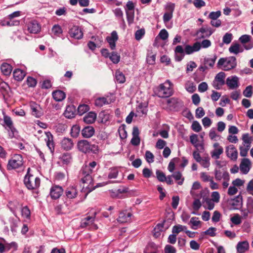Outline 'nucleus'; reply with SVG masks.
<instances>
[{
  "instance_id": "obj_1",
  "label": "nucleus",
  "mask_w": 253,
  "mask_h": 253,
  "mask_svg": "<svg viewBox=\"0 0 253 253\" xmlns=\"http://www.w3.org/2000/svg\"><path fill=\"white\" fill-rule=\"evenodd\" d=\"M172 84L169 80H167L164 84H161L155 89L154 93L159 97H168L172 94Z\"/></svg>"
},
{
  "instance_id": "obj_2",
  "label": "nucleus",
  "mask_w": 253,
  "mask_h": 253,
  "mask_svg": "<svg viewBox=\"0 0 253 253\" xmlns=\"http://www.w3.org/2000/svg\"><path fill=\"white\" fill-rule=\"evenodd\" d=\"M30 168H29L24 177V183L28 189L36 190L40 186L41 180L38 177L30 173Z\"/></svg>"
},
{
  "instance_id": "obj_3",
  "label": "nucleus",
  "mask_w": 253,
  "mask_h": 253,
  "mask_svg": "<svg viewBox=\"0 0 253 253\" xmlns=\"http://www.w3.org/2000/svg\"><path fill=\"white\" fill-rule=\"evenodd\" d=\"M217 66L224 71H230L236 67V59L234 56L220 58L217 62Z\"/></svg>"
},
{
  "instance_id": "obj_4",
  "label": "nucleus",
  "mask_w": 253,
  "mask_h": 253,
  "mask_svg": "<svg viewBox=\"0 0 253 253\" xmlns=\"http://www.w3.org/2000/svg\"><path fill=\"white\" fill-rule=\"evenodd\" d=\"M7 168L8 170L22 169L23 168V162L22 156L18 154L14 155L9 160Z\"/></svg>"
},
{
  "instance_id": "obj_5",
  "label": "nucleus",
  "mask_w": 253,
  "mask_h": 253,
  "mask_svg": "<svg viewBox=\"0 0 253 253\" xmlns=\"http://www.w3.org/2000/svg\"><path fill=\"white\" fill-rule=\"evenodd\" d=\"M214 173L215 180L218 181L223 180V187L224 189L227 188L229 185V181L230 180L229 173L226 170L217 169H215Z\"/></svg>"
},
{
  "instance_id": "obj_6",
  "label": "nucleus",
  "mask_w": 253,
  "mask_h": 253,
  "mask_svg": "<svg viewBox=\"0 0 253 253\" xmlns=\"http://www.w3.org/2000/svg\"><path fill=\"white\" fill-rule=\"evenodd\" d=\"M175 8L174 3L171 2H168L165 5V9L166 11L163 15V21L166 25L168 23L170 19L173 17V12ZM168 28H171V26H166Z\"/></svg>"
},
{
  "instance_id": "obj_7",
  "label": "nucleus",
  "mask_w": 253,
  "mask_h": 253,
  "mask_svg": "<svg viewBox=\"0 0 253 253\" xmlns=\"http://www.w3.org/2000/svg\"><path fill=\"white\" fill-rule=\"evenodd\" d=\"M3 115L4 123L7 127V129L8 132L9 138H12L15 137V134L17 133V130L13 126V122L11 118L6 115L3 112Z\"/></svg>"
},
{
  "instance_id": "obj_8",
  "label": "nucleus",
  "mask_w": 253,
  "mask_h": 253,
  "mask_svg": "<svg viewBox=\"0 0 253 253\" xmlns=\"http://www.w3.org/2000/svg\"><path fill=\"white\" fill-rule=\"evenodd\" d=\"M96 212L93 213L92 216H87L83 219L81 222V227L82 228L88 227L91 229H97L98 227L96 224L94 223Z\"/></svg>"
},
{
  "instance_id": "obj_9",
  "label": "nucleus",
  "mask_w": 253,
  "mask_h": 253,
  "mask_svg": "<svg viewBox=\"0 0 253 253\" xmlns=\"http://www.w3.org/2000/svg\"><path fill=\"white\" fill-rule=\"evenodd\" d=\"M225 77L226 74L223 72H220L216 74L212 83L213 87L216 89H220L226 83L225 82Z\"/></svg>"
},
{
  "instance_id": "obj_10",
  "label": "nucleus",
  "mask_w": 253,
  "mask_h": 253,
  "mask_svg": "<svg viewBox=\"0 0 253 253\" xmlns=\"http://www.w3.org/2000/svg\"><path fill=\"white\" fill-rule=\"evenodd\" d=\"M213 31L208 26L202 27L197 31L196 36L199 39L208 38L211 35Z\"/></svg>"
},
{
  "instance_id": "obj_11",
  "label": "nucleus",
  "mask_w": 253,
  "mask_h": 253,
  "mask_svg": "<svg viewBox=\"0 0 253 253\" xmlns=\"http://www.w3.org/2000/svg\"><path fill=\"white\" fill-rule=\"evenodd\" d=\"M226 84L230 89H235L239 86V78L236 76H232L228 77L226 80Z\"/></svg>"
},
{
  "instance_id": "obj_12",
  "label": "nucleus",
  "mask_w": 253,
  "mask_h": 253,
  "mask_svg": "<svg viewBox=\"0 0 253 253\" xmlns=\"http://www.w3.org/2000/svg\"><path fill=\"white\" fill-rule=\"evenodd\" d=\"M252 167L251 162L248 158H243L242 159L239 166L240 170L244 174H247Z\"/></svg>"
},
{
  "instance_id": "obj_13",
  "label": "nucleus",
  "mask_w": 253,
  "mask_h": 253,
  "mask_svg": "<svg viewBox=\"0 0 253 253\" xmlns=\"http://www.w3.org/2000/svg\"><path fill=\"white\" fill-rule=\"evenodd\" d=\"M227 156L231 160L235 161L238 158V151L233 145H229L226 147Z\"/></svg>"
},
{
  "instance_id": "obj_14",
  "label": "nucleus",
  "mask_w": 253,
  "mask_h": 253,
  "mask_svg": "<svg viewBox=\"0 0 253 253\" xmlns=\"http://www.w3.org/2000/svg\"><path fill=\"white\" fill-rule=\"evenodd\" d=\"M65 194L67 199L72 200L78 195V191L75 186H70L66 189Z\"/></svg>"
},
{
  "instance_id": "obj_15",
  "label": "nucleus",
  "mask_w": 253,
  "mask_h": 253,
  "mask_svg": "<svg viewBox=\"0 0 253 253\" xmlns=\"http://www.w3.org/2000/svg\"><path fill=\"white\" fill-rule=\"evenodd\" d=\"M70 36L76 39H81L83 37V33L80 28L77 26H73L69 31Z\"/></svg>"
},
{
  "instance_id": "obj_16",
  "label": "nucleus",
  "mask_w": 253,
  "mask_h": 253,
  "mask_svg": "<svg viewBox=\"0 0 253 253\" xmlns=\"http://www.w3.org/2000/svg\"><path fill=\"white\" fill-rule=\"evenodd\" d=\"M63 189L61 186L53 185L50 189V194L52 199H57L63 194Z\"/></svg>"
},
{
  "instance_id": "obj_17",
  "label": "nucleus",
  "mask_w": 253,
  "mask_h": 253,
  "mask_svg": "<svg viewBox=\"0 0 253 253\" xmlns=\"http://www.w3.org/2000/svg\"><path fill=\"white\" fill-rule=\"evenodd\" d=\"M114 101V99L109 96L100 97L96 98L94 101L95 105L101 107L104 105L109 104Z\"/></svg>"
},
{
  "instance_id": "obj_18",
  "label": "nucleus",
  "mask_w": 253,
  "mask_h": 253,
  "mask_svg": "<svg viewBox=\"0 0 253 253\" xmlns=\"http://www.w3.org/2000/svg\"><path fill=\"white\" fill-rule=\"evenodd\" d=\"M30 107L32 115L36 118H40L42 115L41 108L39 105L34 102L30 103Z\"/></svg>"
},
{
  "instance_id": "obj_19",
  "label": "nucleus",
  "mask_w": 253,
  "mask_h": 253,
  "mask_svg": "<svg viewBox=\"0 0 253 253\" xmlns=\"http://www.w3.org/2000/svg\"><path fill=\"white\" fill-rule=\"evenodd\" d=\"M44 134L45 135L44 140L46 142V145L50 150V152L53 153L54 150L53 135L49 131L44 132Z\"/></svg>"
},
{
  "instance_id": "obj_20",
  "label": "nucleus",
  "mask_w": 253,
  "mask_h": 253,
  "mask_svg": "<svg viewBox=\"0 0 253 253\" xmlns=\"http://www.w3.org/2000/svg\"><path fill=\"white\" fill-rule=\"evenodd\" d=\"M132 135V138L130 141L131 144L134 146L139 145L140 143V138L139 136V130L137 127H133Z\"/></svg>"
},
{
  "instance_id": "obj_21",
  "label": "nucleus",
  "mask_w": 253,
  "mask_h": 253,
  "mask_svg": "<svg viewBox=\"0 0 253 253\" xmlns=\"http://www.w3.org/2000/svg\"><path fill=\"white\" fill-rule=\"evenodd\" d=\"M132 214L126 210L123 211L119 214L118 220L121 223H125L130 221Z\"/></svg>"
},
{
  "instance_id": "obj_22",
  "label": "nucleus",
  "mask_w": 253,
  "mask_h": 253,
  "mask_svg": "<svg viewBox=\"0 0 253 253\" xmlns=\"http://www.w3.org/2000/svg\"><path fill=\"white\" fill-rule=\"evenodd\" d=\"M214 150L211 152V156L212 158L218 159L220 157V155L223 152L222 147L219 145L218 143H215L213 144Z\"/></svg>"
},
{
  "instance_id": "obj_23",
  "label": "nucleus",
  "mask_w": 253,
  "mask_h": 253,
  "mask_svg": "<svg viewBox=\"0 0 253 253\" xmlns=\"http://www.w3.org/2000/svg\"><path fill=\"white\" fill-rule=\"evenodd\" d=\"M78 147L80 151L84 153H87L90 151V145L89 142L86 140L80 141L78 143Z\"/></svg>"
},
{
  "instance_id": "obj_24",
  "label": "nucleus",
  "mask_w": 253,
  "mask_h": 253,
  "mask_svg": "<svg viewBox=\"0 0 253 253\" xmlns=\"http://www.w3.org/2000/svg\"><path fill=\"white\" fill-rule=\"evenodd\" d=\"M28 30L31 33L37 34L40 31L41 27L37 21L32 20L27 25Z\"/></svg>"
},
{
  "instance_id": "obj_25",
  "label": "nucleus",
  "mask_w": 253,
  "mask_h": 253,
  "mask_svg": "<svg viewBox=\"0 0 253 253\" xmlns=\"http://www.w3.org/2000/svg\"><path fill=\"white\" fill-rule=\"evenodd\" d=\"M118 37L117 33L114 31L111 33V36L107 37L106 40L109 43L111 49H114L116 47V42L118 40Z\"/></svg>"
},
{
  "instance_id": "obj_26",
  "label": "nucleus",
  "mask_w": 253,
  "mask_h": 253,
  "mask_svg": "<svg viewBox=\"0 0 253 253\" xmlns=\"http://www.w3.org/2000/svg\"><path fill=\"white\" fill-rule=\"evenodd\" d=\"M190 142L197 148L198 150L202 151L204 149L203 143H198V135L196 134H193L190 136Z\"/></svg>"
},
{
  "instance_id": "obj_27",
  "label": "nucleus",
  "mask_w": 253,
  "mask_h": 253,
  "mask_svg": "<svg viewBox=\"0 0 253 253\" xmlns=\"http://www.w3.org/2000/svg\"><path fill=\"white\" fill-rule=\"evenodd\" d=\"M249 249V243L247 241L239 242L236 246V250L239 253H244Z\"/></svg>"
},
{
  "instance_id": "obj_28",
  "label": "nucleus",
  "mask_w": 253,
  "mask_h": 253,
  "mask_svg": "<svg viewBox=\"0 0 253 253\" xmlns=\"http://www.w3.org/2000/svg\"><path fill=\"white\" fill-rule=\"evenodd\" d=\"M242 139L243 141L242 145L241 146L250 148L251 146L252 142V137L250 136L249 133H244L242 135Z\"/></svg>"
},
{
  "instance_id": "obj_29",
  "label": "nucleus",
  "mask_w": 253,
  "mask_h": 253,
  "mask_svg": "<svg viewBox=\"0 0 253 253\" xmlns=\"http://www.w3.org/2000/svg\"><path fill=\"white\" fill-rule=\"evenodd\" d=\"M82 134L84 137L89 138L94 134V129L91 126H87L83 129Z\"/></svg>"
},
{
  "instance_id": "obj_30",
  "label": "nucleus",
  "mask_w": 253,
  "mask_h": 253,
  "mask_svg": "<svg viewBox=\"0 0 253 253\" xmlns=\"http://www.w3.org/2000/svg\"><path fill=\"white\" fill-rule=\"evenodd\" d=\"M61 145L62 148L66 150H69L73 147V142L71 139L64 138L61 142Z\"/></svg>"
},
{
  "instance_id": "obj_31",
  "label": "nucleus",
  "mask_w": 253,
  "mask_h": 253,
  "mask_svg": "<svg viewBox=\"0 0 253 253\" xmlns=\"http://www.w3.org/2000/svg\"><path fill=\"white\" fill-rule=\"evenodd\" d=\"M229 51L231 53L237 54L243 52V47L239 43L232 44L229 48Z\"/></svg>"
},
{
  "instance_id": "obj_32",
  "label": "nucleus",
  "mask_w": 253,
  "mask_h": 253,
  "mask_svg": "<svg viewBox=\"0 0 253 253\" xmlns=\"http://www.w3.org/2000/svg\"><path fill=\"white\" fill-rule=\"evenodd\" d=\"M52 96L54 99L56 101H61L66 97L65 93L60 90L54 91L52 92Z\"/></svg>"
},
{
  "instance_id": "obj_33",
  "label": "nucleus",
  "mask_w": 253,
  "mask_h": 253,
  "mask_svg": "<svg viewBox=\"0 0 253 253\" xmlns=\"http://www.w3.org/2000/svg\"><path fill=\"white\" fill-rule=\"evenodd\" d=\"M76 109L73 106H68L64 112V116L68 119H72L75 117Z\"/></svg>"
},
{
  "instance_id": "obj_34",
  "label": "nucleus",
  "mask_w": 253,
  "mask_h": 253,
  "mask_svg": "<svg viewBox=\"0 0 253 253\" xmlns=\"http://www.w3.org/2000/svg\"><path fill=\"white\" fill-rule=\"evenodd\" d=\"M199 50H200V47L198 43L195 42L193 46L187 45L185 47V52L187 54H190Z\"/></svg>"
},
{
  "instance_id": "obj_35",
  "label": "nucleus",
  "mask_w": 253,
  "mask_h": 253,
  "mask_svg": "<svg viewBox=\"0 0 253 253\" xmlns=\"http://www.w3.org/2000/svg\"><path fill=\"white\" fill-rule=\"evenodd\" d=\"M81 173L82 174L83 177H82V181L83 183H86L88 184H91L92 182V177L90 174L92 173L90 172H84L82 171L81 170Z\"/></svg>"
},
{
  "instance_id": "obj_36",
  "label": "nucleus",
  "mask_w": 253,
  "mask_h": 253,
  "mask_svg": "<svg viewBox=\"0 0 253 253\" xmlns=\"http://www.w3.org/2000/svg\"><path fill=\"white\" fill-rule=\"evenodd\" d=\"M96 119V114L90 112L84 118V121L86 124H92L94 123Z\"/></svg>"
},
{
  "instance_id": "obj_37",
  "label": "nucleus",
  "mask_w": 253,
  "mask_h": 253,
  "mask_svg": "<svg viewBox=\"0 0 253 253\" xmlns=\"http://www.w3.org/2000/svg\"><path fill=\"white\" fill-rule=\"evenodd\" d=\"M97 165L96 162L93 161L89 163V164L85 165L82 168V171L84 172H90L92 173L94 171V169Z\"/></svg>"
},
{
  "instance_id": "obj_38",
  "label": "nucleus",
  "mask_w": 253,
  "mask_h": 253,
  "mask_svg": "<svg viewBox=\"0 0 253 253\" xmlns=\"http://www.w3.org/2000/svg\"><path fill=\"white\" fill-rule=\"evenodd\" d=\"M13 75L15 80L19 81L23 79L25 76V73L21 69H16L13 71Z\"/></svg>"
},
{
  "instance_id": "obj_39",
  "label": "nucleus",
  "mask_w": 253,
  "mask_h": 253,
  "mask_svg": "<svg viewBox=\"0 0 253 253\" xmlns=\"http://www.w3.org/2000/svg\"><path fill=\"white\" fill-rule=\"evenodd\" d=\"M191 224V228L194 230H196L198 227L201 226V221L199 220V218L197 217H192L188 223Z\"/></svg>"
},
{
  "instance_id": "obj_40",
  "label": "nucleus",
  "mask_w": 253,
  "mask_h": 253,
  "mask_svg": "<svg viewBox=\"0 0 253 253\" xmlns=\"http://www.w3.org/2000/svg\"><path fill=\"white\" fill-rule=\"evenodd\" d=\"M0 68L1 72L5 76L9 75L12 70L11 66L7 63H3Z\"/></svg>"
},
{
  "instance_id": "obj_41",
  "label": "nucleus",
  "mask_w": 253,
  "mask_h": 253,
  "mask_svg": "<svg viewBox=\"0 0 253 253\" xmlns=\"http://www.w3.org/2000/svg\"><path fill=\"white\" fill-rule=\"evenodd\" d=\"M172 177L176 181H178V185H181L184 180V178L182 177V173L180 171H175L172 174Z\"/></svg>"
},
{
  "instance_id": "obj_42",
  "label": "nucleus",
  "mask_w": 253,
  "mask_h": 253,
  "mask_svg": "<svg viewBox=\"0 0 253 253\" xmlns=\"http://www.w3.org/2000/svg\"><path fill=\"white\" fill-rule=\"evenodd\" d=\"M62 33V29L61 26L58 24L54 25L51 29V35L56 37H59Z\"/></svg>"
},
{
  "instance_id": "obj_43",
  "label": "nucleus",
  "mask_w": 253,
  "mask_h": 253,
  "mask_svg": "<svg viewBox=\"0 0 253 253\" xmlns=\"http://www.w3.org/2000/svg\"><path fill=\"white\" fill-rule=\"evenodd\" d=\"M186 229V226L180 224H177L173 226L172 228V233L177 235L180 232L185 231Z\"/></svg>"
},
{
  "instance_id": "obj_44",
  "label": "nucleus",
  "mask_w": 253,
  "mask_h": 253,
  "mask_svg": "<svg viewBox=\"0 0 253 253\" xmlns=\"http://www.w3.org/2000/svg\"><path fill=\"white\" fill-rule=\"evenodd\" d=\"M217 56L214 55L212 58H205L204 59V64L208 68H211L214 65Z\"/></svg>"
},
{
  "instance_id": "obj_45",
  "label": "nucleus",
  "mask_w": 253,
  "mask_h": 253,
  "mask_svg": "<svg viewBox=\"0 0 253 253\" xmlns=\"http://www.w3.org/2000/svg\"><path fill=\"white\" fill-rule=\"evenodd\" d=\"M126 13L128 24V25H130L134 22V11H128L126 10Z\"/></svg>"
},
{
  "instance_id": "obj_46",
  "label": "nucleus",
  "mask_w": 253,
  "mask_h": 253,
  "mask_svg": "<svg viewBox=\"0 0 253 253\" xmlns=\"http://www.w3.org/2000/svg\"><path fill=\"white\" fill-rule=\"evenodd\" d=\"M185 88L186 90L190 93L194 92L196 88L194 83L191 81H188L186 82L185 84Z\"/></svg>"
},
{
  "instance_id": "obj_47",
  "label": "nucleus",
  "mask_w": 253,
  "mask_h": 253,
  "mask_svg": "<svg viewBox=\"0 0 253 253\" xmlns=\"http://www.w3.org/2000/svg\"><path fill=\"white\" fill-rule=\"evenodd\" d=\"M0 24L2 26H12L19 25V22L18 21H12L11 20L7 21L4 19L0 21Z\"/></svg>"
},
{
  "instance_id": "obj_48",
  "label": "nucleus",
  "mask_w": 253,
  "mask_h": 253,
  "mask_svg": "<svg viewBox=\"0 0 253 253\" xmlns=\"http://www.w3.org/2000/svg\"><path fill=\"white\" fill-rule=\"evenodd\" d=\"M115 77L117 82L118 83H124L126 81V78L124 75L121 71L117 70L115 73Z\"/></svg>"
},
{
  "instance_id": "obj_49",
  "label": "nucleus",
  "mask_w": 253,
  "mask_h": 253,
  "mask_svg": "<svg viewBox=\"0 0 253 253\" xmlns=\"http://www.w3.org/2000/svg\"><path fill=\"white\" fill-rule=\"evenodd\" d=\"M21 215L26 219H30L31 211L27 206H25L21 209Z\"/></svg>"
},
{
  "instance_id": "obj_50",
  "label": "nucleus",
  "mask_w": 253,
  "mask_h": 253,
  "mask_svg": "<svg viewBox=\"0 0 253 253\" xmlns=\"http://www.w3.org/2000/svg\"><path fill=\"white\" fill-rule=\"evenodd\" d=\"M210 159L208 157H205L199 162V163L204 168L208 169L210 166Z\"/></svg>"
},
{
  "instance_id": "obj_51",
  "label": "nucleus",
  "mask_w": 253,
  "mask_h": 253,
  "mask_svg": "<svg viewBox=\"0 0 253 253\" xmlns=\"http://www.w3.org/2000/svg\"><path fill=\"white\" fill-rule=\"evenodd\" d=\"M89 109V107L87 105L81 104L78 108V112L80 115H82Z\"/></svg>"
},
{
  "instance_id": "obj_52",
  "label": "nucleus",
  "mask_w": 253,
  "mask_h": 253,
  "mask_svg": "<svg viewBox=\"0 0 253 253\" xmlns=\"http://www.w3.org/2000/svg\"><path fill=\"white\" fill-rule=\"evenodd\" d=\"M253 93V87L252 85L247 86L245 89L243 91V94L244 96L250 98L252 96Z\"/></svg>"
},
{
  "instance_id": "obj_53",
  "label": "nucleus",
  "mask_w": 253,
  "mask_h": 253,
  "mask_svg": "<svg viewBox=\"0 0 253 253\" xmlns=\"http://www.w3.org/2000/svg\"><path fill=\"white\" fill-rule=\"evenodd\" d=\"M61 160L63 164L67 165L70 163L72 160V157L69 153H65L61 157Z\"/></svg>"
},
{
  "instance_id": "obj_54",
  "label": "nucleus",
  "mask_w": 253,
  "mask_h": 253,
  "mask_svg": "<svg viewBox=\"0 0 253 253\" xmlns=\"http://www.w3.org/2000/svg\"><path fill=\"white\" fill-rule=\"evenodd\" d=\"M196 43H198L200 47V49L201 48H206L210 46H211V43L210 40H204L202 41L201 42H196Z\"/></svg>"
},
{
  "instance_id": "obj_55",
  "label": "nucleus",
  "mask_w": 253,
  "mask_h": 253,
  "mask_svg": "<svg viewBox=\"0 0 253 253\" xmlns=\"http://www.w3.org/2000/svg\"><path fill=\"white\" fill-rule=\"evenodd\" d=\"M109 58L114 64L118 63L120 60V56L115 52H113L111 53V55L109 56Z\"/></svg>"
},
{
  "instance_id": "obj_56",
  "label": "nucleus",
  "mask_w": 253,
  "mask_h": 253,
  "mask_svg": "<svg viewBox=\"0 0 253 253\" xmlns=\"http://www.w3.org/2000/svg\"><path fill=\"white\" fill-rule=\"evenodd\" d=\"M113 12L115 16L118 18L122 19L123 23H125V20L123 18V12L120 8H117L113 10Z\"/></svg>"
},
{
  "instance_id": "obj_57",
  "label": "nucleus",
  "mask_w": 253,
  "mask_h": 253,
  "mask_svg": "<svg viewBox=\"0 0 253 253\" xmlns=\"http://www.w3.org/2000/svg\"><path fill=\"white\" fill-rule=\"evenodd\" d=\"M80 132V129L78 126L75 125L73 126L71 131V134L73 137H77L78 136Z\"/></svg>"
},
{
  "instance_id": "obj_58",
  "label": "nucleus",
  "mask_w": 253,
  "mask_h": 253,
  "mask_svg": "<svg viewBox=\"0 0 253 253\" xmlns=\"http://www.w3.org/2000/svg\"><path fill=\"white\" fill-rule=\"evenodd\" d=\"M118 175V170L116 168H111L108 174V178L110 179L116 178Z\"/></svg>"
},
{
  "instance_id": "obj_59",
  "label": "nucleus",
  "mask_w": 253,
  "mask_h": 253,
  "mask_svg": "<svg viewBox=\"0 0 253 253\" xmlns=\"http://www.w3.org/2000/svg\"><path fill=\"white\" fill-rule=\"evenodd\" d=\"M230 220L235 225H239L242 222L241 217L238 214H235Z\"/></svg>"
},
{
  "instance_id": "obj_60",
  "label": "nucleus",
  "mask_w": 253,
  "mask_h": 253,
  "mask_svg": "<svg viewBox=\"0 0 253 253\" xmlns=\"http://www.w3.org/2000/svg\"><path fill=\"white\" fill-rule=\"evenodd\" d=\"M192 129L195 132H198L200 131L202 129V127L200 124V123L196 121H194L192 124L191 126Z\"/></svg>"
},
{
  "instance_id": "obj_61",
  "label": "nucleus",
  "mask_w": 253,
  "mask_h": 253,
  "mask_svg": "<svg viewBox=\"0 0 253 253\" xmlns=\"http://www.w3.org/2000/svg\"><path fill=\"white\" fill-rule=\"evenodd\" d=\"M205 111L202 107H199L196 110L195 116L197 118H201L205 115Z\"/></svg>"
},
{
  "instance_id": "obj_62",
  "label": "nucleus",
  "mask_w": 253,
  "mask_h": 253,
  "mask_svg": "<svg viewBox=\"0 0 253 253\" xmlns=\"http://www.w3.org/2000/svg\"><path fill=\"white\" fill-rule=\"evenodd\" d=\"M205 207L209 210H212L214 207V204L211 199H207L205 201Z\"/></svg>"
},
{
  "instance_id": "obj_63",
  "label": "nucleus",
  "mask_w": 253,
  "mask_h": 253,
  "mask_svg": "<svg viewBox=\"0 0 253 253\" xmlns=\"http://www.w3.org/2000/svg\"><path fill=\"white\" fill-rule=\"evenodd\" d=\"M165 253H176V250L173 246L167 245L165 247Z\"/></svg>"
},
{
  "instance_id": "obj_64",
  "label": "nucleus",
  "mask_w": 253,
  "mask_h": 253,
  "mask_svg": "<svg viewBox=\"0 0 253 253\" xmlns=\"http://www.w3.org/2000/svg\"><path fill=\"white\" fill-rule=\"evenodd\" d=\"M246 190L249 193L253 196V178L248 182Z\"/></svg>"
}]
</instances>
